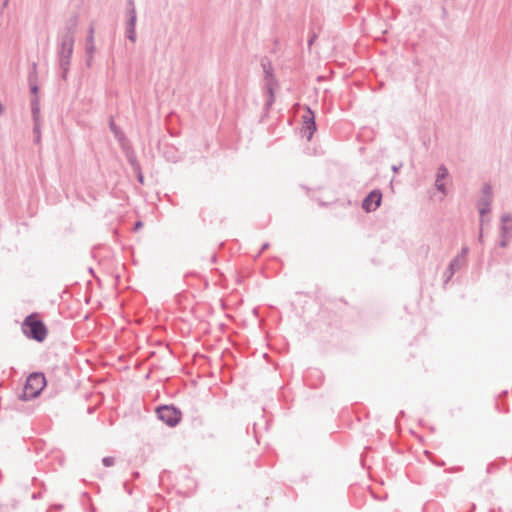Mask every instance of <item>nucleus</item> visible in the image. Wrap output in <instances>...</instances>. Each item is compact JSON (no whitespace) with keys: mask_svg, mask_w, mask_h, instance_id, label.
<instances>
[{"mask_svg":"<svg viewBox=\"0 0 512 512\" xmlns=\"http://www.w3.org/2000/svg\"><path fill=\"white\" fill-rule=\"evenodd\" d=\"M142 226V223L141 222H137L136 225H135V229H138Z\"/></svg>","mask_w":512,"mask_h":512,"instance_id":"nucleus-10","label":"nucleus"},{"mask_svg":"<svg viewBox=\"0 0 512 512\" xmlns=\"http://www.w3.org/2000/svg\"><path fill=\"white\" fill-rule=\"evenodd\" d=\"M23 330L28 337L39 342H42L47 336L46 326L36 314L30 315L25 319Z\"/></svg>","mask_w":512,"mask_h":512,"instance_id":"nucleus-1","label":"nucleus"},{"mask_svg":"<svg viewBox=\"0 0 512 512\" xmlns=\"http://www.w3.org/2000/svg\"><path fill=\"white\" fill-rule=\"evenodd\" d=\"M3 111H4V108H3L2 104L0 103V114H2Z\"/></svg>","mask_w":512,"mask_h":512,"instance_id":"nucleus-11","label":"nucleus"},{"mask_svg":"<svg viewBox=\"0 0 512 512\" xmlns=\"http://www.w3.org/2000/svg\"><path fill=\"white\" fill-rule=\"evenodd\" d=\"M103 464L106 466V467H110L114 464V459L112 457H105L103 459Z\"/></svg>","mask_w":512,"mask_h":512,"instance_id":"nucleus-8","label":"nucleus"},{"mask_svg":"<svg viewBox=\"0 0 512 512\" xmlns=\"http://www.w3.org/2000/svg\"><path fill=\"white\" fill-rule=\"evenodd\" d=\"M487 206H488V204H485V205H483V206H481V207L479 208V210H480V213H481V214H484V213L486 212V210H487Z\"/></svg>","mask_w":512,"mask_h":512,"instance_id":"nucleus-9","label":"nucleus"},{"mask_svg":"<svg viewBox=\"0 0 512 512\" xmlns=\"http://www.w3.org/2000/svg\"><path fill=\"white\" fill-rule=\"evenodd\" d=\"M159 418L169 426L176 425L181 419V413L173 406H163L158 409Z\"/></svg>","mask_w":512,"mask_h":512,"instance_id":"nucleus-3","label":"nucleus"},{"mask_svg":"<svg viewBox=\"0 0 512 512\" xmlns=\"http://www.w3.org/2000/svg\"><path fill=\"white\" fill-rule=\"evenodd\" d=\"M382 200V194L374 190L363 200L362 207L366 212H371L379 207Z\"/></svg>","mask_w":512,"mask_h":512,"instance_id":"nucleus-5","label":"nucleus"},{"mask_svg":"<svg viewBox=\"0 0 512 512\" xmlns=\"http://www.w3.org/2000/svg\"><path fill=\"white\" fill-rule=\"evenodd\" d=\"M303 119V125L301 128L302 135L309 141L311 140L315 130V117L313 112L307 108L305 114L302 116Z\"/></svg>","mask_w":512,"mask_h":512,"instance_id":"nucleus-4","label":"nucleus"},{"mask_svg":"<svg viewBox=\"0 0 512 512\" xmlns=\"http://www.w3.org/2000/svg\"><path fill=\"white\" fill-rule=\"evenodd\" d=\"M446 174H447L446 169L441 168V169H439L438 178L436 179V186L438 187V189H440L443 192H444V188H443V184L441 182V178L444 177Z\"/></svg>","mask_w":512,"mask_h":512,"instance_id":"nucleus-7","label":"nucleus"},{"mask_svg":"<svg viewBox=\"0 0 512 512\" xmlns=\"http://www.w3.org/2000/svg\"><path fill=\"white\" fill-rule=\"evenodd\" d=\"M46 385V380L43 374L33 373L31 374L25 383L22 397L25 400H29L37 397Z\"/></svg>","mask_w":512,"mask_h":512,"instance_id":"nucleus-2","label":"nucleus"},{"mask_svg":"<svg viewBox=\"0 0 512 512\" xmlns=\"http://www.w3.org/2000/svg\"><path fill=\"white\" fill-rule=\"evenodd\" d=\"M62 49H63V52H67L68 55H70L72 53L73 39L71 36L68 35L65 38H63Z\"/></svg>","mask_w":512,"mask_h":512,"instance_id":"nucleus-6","label":"nucleus"}]
</instances>
